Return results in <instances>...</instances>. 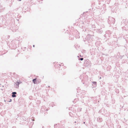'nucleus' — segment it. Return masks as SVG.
Segmentation results:
<instances>
[{
	"label": "nucleus",
	"mask_w": 128,
	"mask_h": 128,
	"mask_svg": "<svg viewBox=\"0 0 128 128\" xmlns=\"http://www.w3.org/2000/svg\"><path fill=\"white\" fill-rule=\"evenodd\" d=\"M115 21V19L111 17H109V18L108 20V23L110 25V26H112L113 25Z\"/></svg>",
	"instance_id": "nucleus-1"
},
{
	"label": "nucleus",
	"mask_w": 128,
	"mask_h": 128,
	"mask_svg": "<svg viewBox=\"0 0 128 128\" xmlns=\"http://www.w3.org/2000/svg\"><path fill=\"white\" fill-rule=\"evenodd\" d=\"M20 84V82L18 81H17L15 83L14 85L16 88H18L19 85Z\"/></svg>",
	"instance_id": "nucleus-2"
},
{
	"label": "nucleus",
	"mask_w": 128,
	"mask_h": 128,
	"mask_svg": "<svg viewBox=\"0 0 128 128\" xmlns=\"http://www.w3.org/2000/svg\"><path fill=\"white\" fill-rule=\"evenodd\" d=\"M16 92H12V96L13 98L16 97Z\"/></svg>",
	"instance_id": "nucleus-3"
},
{
	"label": "nucleus",
	"mask_w": 128,
	"mask_h": 128,
	"mask_svg": "<svg viewBox=\"0 0 128 128\" xmlns=\"http://www.w3.org/2000/svg\"><path fill=\"white\" fill-rule=\"evenodd\" d=\"M36 78H34L32 80V82L34 84H37V82L36 80Z\"/></svg>",
	"instance_id": "nucleus-4"
},
{
	"label": "nucleus",
	"mask_w": 128,
	"mask_h": 128,
	"mask_svg": "<svg viewBox=\"0 0 128 128\" xmlns=\"http://www.w3.org/2000/svg\"><path fill=\"white\" fill-rule=\"evenodd\" d=\"M122 29L123 31L124 32L125 31H127V30H126V28L125 27H123L122 28Z\"/></svg>",
	"instance_id": "nucleus-5"
},
{
	"label": "nucleus",
	"mask_w": 128,
	"mask_h": 128,
	"mask_svg": "<svg viewBox=\"0 0 128 128\" xmlns=\"http://www.w3.org/2000/svg\"><path fill=\"white\" fill-rule=\"evenodd\" d=\"M2 8V7H0V12H2L3 11V10Z\"/></svg>",
	"instance_id": "nucleus-6"
},
{
	"label": "nucleus",
	"mask_w": 128,
	"mask_h": 128,
	"mask_svg": "<svg viewBox=\"0 0 128 128\" xmlns=\"http://www.w3.org/2000/svg\"><path fill=\"white\" fill-rule=\"evenodd\" d=\"M92 36L91 35H90V34H88V36H87V38H88L89 37H90L91 36Z\"/></svg>",
	"instance_id": "nucleus-7"
},
{
	"label": "nucleus",
	"mask_w": 128,
	"mask_h": 128,
	"mask_svg": "<svg viewBox=\"0 0 128 128\" xmlns=\"http://www.w3.org/2000/svg\"><path fill=\"white\" fill-rule=\"evenodd\" d=\"M93 84H94L96 85V82H92Z\"/></svg>",
	"instance_id": "nucleus-8"
},
{
	"label": "nucleus",
	"mask_w": 128,
	"mask_h": 128,
	"mask_svg": "<svg viewBox=\"0 0 128 128\" xmlns=\"http://www.w3.org/2000/svg\"><path fill=\"white\" fill-rule=\"evenodd\" d=\"M125 20H124V19L123 20V21L122 22H121L122 23H124V22H125Z\"/></svg>",
	"instance_id": "nucleus-9"
},
{
	"label": "nucleus",
	"mask_w": 128,
	"mask_h": 128,
	"mask_svg": "<svg viewBox=\"0 0 128 128\" xmlns=\"http://www.w3.org/2000/svg\"><path fill=\"white\" fill-rule=\"evenodd\" d=\"M4 24H5L6 26H8V23L6 24V22H4Z\"/></svg>",
	"instance_id": "nucleus-10"
},
{
	"label": "nucleus",
	"mask_w": 128,
	"mask_h": 128,
	"mask_svg": "<svg viewBox=\"0 0 128 128\" xmlns=\"http://www.w3.org/2000/svg\"><path fill=\"white\" fill-rule=\"evenodd\" d=\"M5 21L4 20H3V19H2V22L3 24V23Z\"/></svg>",
	"instance_id": "nucleus-11"
},
{
	"label": "nucleus",
	"mask_w": 128,
	"mask_h": 128,
	"mask_svg": "<svg viewBox=\"0 0 128 128\" xmlns=\"http://www.w3.org/2000/svg\"><path fill=\"white\" fill-rule=\"evenodd\" d=\"M83 59H84V58H80L79 59V60H83Z\"/></svg>",
	"instance_id": "nucleus-12"
},
{
	"label": "nucleus",
	"mask_w": 128,
	"mask_h": 128,
	"mask_svg": "<svg viewBox=\"0 0 128 128\" xmlns=\"http://www.w3.org/2000/svg\"><path fill=\"white\" fill-rule=\"evenodd\" d=\"M59 65L60 66H63L64 65V64L63 63L61 64V65L59 64Z\"/></svg>",
	"instance_id": "nucleus-13"
},
{
	"label": "nucleus",
	"mask_w": 128,
	"mask_h": 128,
	"mask_svg": "<svg viewBox=\"0 0 128 128\" xmlns=\"http://www.w3.org/2000/svg\"><path fill=\"white\" fill-rule=\"evenodd\" d=\"M115 6H117L118 4V3H115Z\"/></svg>",
	"instance_id": "nucleus-14"
},
{
	"label": "nucleus",
	"mask_w": 128,
	"mask_h": 128,
	"mask_svg": "<svg viewBox=\"0 0 128 128\" xmlns=\"http://www.w3.org/2000/svg\"><path fill=\"white\" fill-rule=\"evenodd\" d=\"M97 120L98 122H100V121H101V120L99 121L98 118Z\"/></svg>",
	"instance_id": "nucleus-15"
},
{
	"label": "nucleus",
	"mask_w": 128,
	"mask_h": 128,
	"mask_svg": "<svg viewBox=\"0 0 128 128\" xmlns=\"http://www.w3.org/2000/svg\"><path fill=\"white\" fill-rule=\"evenodd\" d=\"M12 101V100L11 99H10V100L9 101V102H11Z\"/></svg>",
	"instance_id": "nucleus-16"
},
{
	"label": "nucleus",
	"mask_w": 128,
	"mask_h": 128,
	"mask_svg": "<svg viewBox=\"0 0 128 128\" xmlns=\"http://www.w3.org/2000/svg\"><path fill=\"white\" fill-rule=\"evenodd\" d=\"M12 128H16L15 127H13Z\"/></svg>",
	"instance_id": "nucleus-17"
},
{
	"label": "nucleus",
	"mask_w": 128,
	"mask_h": 128,
	"mask_svg": "<svg viewBox=\"0 0 128 128\" xmlns=\"http://www.w3.org/2000/svg\"><path fill=\"white\" fill-rule=\"evenodd\" d=\"M16 20H17L18 21L19 20V19H17Z\"/></svg>",
	"instance_id": "nucleus-18"
},
{
	"label": "nucleus",
	"mask_w": 128,
	"mask_h": 128,
	"mask_svg": "<svg viewBox=\"0 0 128 128\" xmlns=\"http://www.w3.org/2000/svg\"><path fill=\"white\" fill-rule=\"evenodd\" d=\"M33 47H34L35 45H33Z\"/></svg>",
	"instance_id": "nucleus-19"
},
{
	"label": "nucleus",
	"mask_w": 128,
	"mask_h": 128,
	"mask_svg": "<svg viewBox=\"0 0 128 128\" xmlns=\"http://www.w3.org/2000/svg\"><path fill=\"white\" fill-rule=\"evenodd\" d=\"M19 1H21L22 0H18Z\"/></svg>",
	"instance_id": "nucleus-20"
},
{
	"label": "nucleus",
	"mask_w": 128,
	"mask_h": 128,
	"mask_svg": "<svg viewBox=\"0 0 128 128\" xmlns=\"http://www.w3.org/2000/svg\"><path fill=\"white\" fill-rule=\"evenodd\" d=\"M84 124H85V122H84Z\"/></svg>",
	"instance_id": "nucleus-21"
},
{
	"label": "nucleus",
	"mask_w": 128,
	"mask_h": 128,
	"mask_svg": "<svg viewBox=\"0 0 128 128\" xmlns=\"http://www.w3.org/2000/svg\"><path fill=\"white\" fill-rule=\"evenodd\" d=\"M101 31H100L99 32H101Z\"/></svg>",
	"instance_id": "nucleus-22"
},
{
	"label": "nucleus",
	"mask_w": 128,
	"mask_h": 128,
	"mask_svg": "<svg viewBox=\"0 0 128 128\" xmlns=\"http://www.w3.org/2000/svg\"><path fill=\"white\" fill-rule=\"evenodd\" d=\"M78 57L79 58V56H78Z\"/></svg>",
	"instance_id": "nucleus-23"
},
{
	"label": "nucleus",
	"mask_w": 128,
	"mask_h": 128,
	"mask_svg": "<svg viewBox=\"0 0 128 128\" xmlns=\"http://www.w3.org/2000/svg\"><path fill=\"white\" fill-rule=\"evenodd\" d=\"M76 122H75V123H76Z\"/></svg>",
	"instance_id": "nucleus-24"
},
{
	"label": "nucleus",
	"mask_w": 128,
	"mask_h": 128,
	"mask_svg": "<svg viewBox=\"0 0 128 128\" xmlns=\"http://www.w3.org/2000/svg\"><path fill=\"white\" fill-rule=\"evenodd\" d=\"M101 78V77H100V79Z\"/></svg>",
	"instance_id": "nucleus-25"
},
{
	"label": "nucleus",
	"mask_w": 128,
	"mask_h": 128,
	"mask_svg": "<svg viewBox=\"0 0 128 128\" xmlns=\"http://www.w3.org/2000/svg\"><path fill=\"white\" fill-rule=\"evenodd\" d=\"M34 120H33V121H34Z\"/></svg>",
	"instance_id": "nucleus-26"
},
{
	"label": "nucleus",
	"mask_w": 128,
	"mask_h": 128,
	"mask_svg": "<svg viewBox=\"0 0 128 128\" xmlns=\"http://www.w3.org/2000/svg\"><path fill=\"white\" fill-rule=\"evenodd\" d=\"M44 128V126H43L42 127V128Z\"/></svg>",
	"instance_id": "nucleus-27"
},
{
	"label": "nucleus",
	"mask_w": 128,
	"mask_h": 128,
	"mask_svg": "<svg viewBox=\"0 0 128 128\" xmlns=\"http://www.w3.org/2000/svg\"><path fill=\"white\" fill-rule=\"evenodd\" d=\"M0 18H1V17H0Z\"/></svg>",
	"instance_id": "nucleus-28"
}]
</instances>
